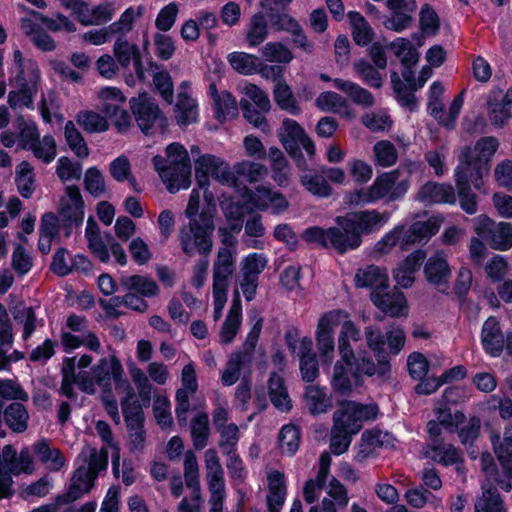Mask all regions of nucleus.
<instances>
[{
  "label": "nucleus",
  "instance_id": "nucleus-32",
  "mask_svg": "<svg viewBox=\"0 0 512 512\" xmlns=\"http://www.w3.org/2000/svg\"><path fill=\"white\" fill-rule=\"evenodd\" d=\"M482 343L485 350L492 356H498L503 350L505 337L496 318L490 317L485 321L482 328Z\"/></svg>",
  "mask_w": 512,
  "mask_h": 512
},
{
  "label": "nucleus",
  "instance_id": "nucleus-48",
  "mask_svg": "<svg viewBox=\"0 0 512 512\" xmlns=\"http://www.w3.org/2000/svg\"><path fill=\"white\" fill-rule=\"evenodd\" d=\"M221 158L213 154H204L194 159L195 174L199 187L209 185V176L212 177Z\"/></svg>",
  "mask_w": 512,
  "mask_h": 512
},
{
  "label": "nucleus",
  "instance_id": "nucleus-44",
  "mask_svg": "<svg viewBox=\"0 0 512 512\" xmlns=\"http://www.w3.org/2000/svg\"><path fill=\"white\" fill-rule=\"evenodd\" d=\"M107 116L93 110L80 111L76 116L77 123L88 133H103L109 129Z\"/></svg>",
  "mask_w": 512,
  "mask_h": 512
},
{
  "label": "nucleus",
  "instance_id": "nucleus-19",
  "mask_svg": "<svg viewBox=\"0 0 512 512\" xmlns=\"http://www.w3.org/2000/svg\"><path fill=\"white\" fill-rule=\"evenodd\" d=\"M174 114L177 124L182 127L198 121V103L192 97L187 81L182 82L179 87Z\"/></svg>",
  "mask_w": 512,
  "mask_h": 512
},
{
  "label": "nucleus",
  "instance_id": "nucleus-38",
  "mask_svg": "<svg viewBox=\"0 0 512 512\" xmlns=\"http://www.w3.org/2000/svg\"><path fill=\"white\" fill-rule=\"evenodd\" d=\"M120 285L123 289L136 292L142 297H152L158 294V286L150 277L143 275L122 276Z\"/></svg>",
  "mask_w": 512,
  "mask_h": 512
},
{
  "label": "nucleus",
  "instance_id": "nucleus-17",
  "mask_svg": "<svg viewBox=\"0 0 512 512\" xmlns=\"http://www.w3.org/2000/svg\"><path fill=\"white\" fill-rule=\"evenodd\" d=\"M424 273L427 281L436 289L441 292L448 290L451 268L444 252H437L427 260Z\"/></svg>",
  "mask_w": 512,
  "mask_h": 512
},
{
  "label": "nucleus",
  "instance_id": "nucleus-4",
  "mask_svg": "<svg viewBox=\"0 0 512 512\" xmlns=\"http://www.w3.org/2000/svg\"><path fill=\"white\" fill-rule=\"evenodd\" d=\"M362 339V333L354 322L348 318L343 322L338 335V352L345 361L354 360L355 374L373 376L378 374L384 377L390 370L389 360H379L375 364L370 353L366 350H357L351 346V341L358 342Z\"/></svg>",
  "mask_w": 512,
  "mask_h": 512
},
{
  "label": "nucleus",
  "instance_id": "nucleus-54",
  "mask_svg": "<svg viewBox=\"0 0 512 512\" xmlns=\"http://www.w3.org/2000/svg\"><path fill=\"white\" fill-rule=\"evenodd\" d=\"M353 70L358 77L373 88H381L383 76L375 65L373 66L365 59H359L353 63Z\"/></svg>",
  "mask_w": 512,
  "mask_h": 512
},
{
  "label": "nucleus",
  "instance_id": "nucleus-25",
  "mask_svg": "<svg viewBox=\"0 0 512 512\" xmlns=\"http://www.w3.org/2000/svg\"><path fill=\"white\" fill-rule=\"evenodd\" d=\"M96 476L86 469L85 465L80 466L73 474L71 484L66 494L59 496V503H69L80 499L93 487Z\"/></svg>",
  "mask_w": 512,
  "mask_h": 512
},
{
  "label": "nucleus",
  "instance_id": "nucleus-7",
  "mask_svg": "<svg viewBox=\"0 0 512 512\" xmlns=\"http://www.w3.org/2000/svg\"><path fill=\"white\" fill-rule=\"evenodd\" d=\"M250 318L253 326L243 344L244 351L237 350L231 353L221 373V382L224 386H232L239 380L242 368L250 361V353L257 345L263 327V318L256 311L251 312Z\"/></svg>",
  "mask_w": 512,
  "mask_h": 512
},
{
  "label": "nucleus",
  "instance_id": "nucleus-55",
  "mask_svg": "<svg viewBox=\"0 0 512 512\" xmlns=\"http://www.w3.org/2000/svg\"><path fill=\"white\" fill-rule=\"evenodd\" d=\"M262 58L271 63H290L294 56L288 47L280 42H268L260 49Z\"/></svg>",
  "mask_w": 512,
  "mask_h": 512
},
{
  "label": "nucleus",
  "instance_id": "nucleus-18",
  "mask_svg": "<svg viewBox=\"0 0 512 512\" xmlns=\"http://www.w3.org/2000/svg\"><path fill=\"white\" fill-rule=\"evenodd\" d=\"M320 79L324 82H332L333 86L344 93L355 105L368 109L375 104V98L372 93L351 80L342 78L332 79L324 73L320 74Z\"/></svg>",
  "mask_w": 512,
  "mask_h": 512
},
{
  "label": "nucleus",
  "instance_id": "nucleus-8",
  "mask_svg": "<svg viewBox=\"0 0 512 512\" xmlns=\"http://www.w3.org/2000/svg\"><path fill=\"white\" fill-rule=\"evenodd\" d=\"M278 139L286 152L294 159L298 168L306 170V162L300 150L302 147L309 157L315 155L316 149L312 139L293 119L285 118L277 132Z\"/></svg>",
  "mask_w": 512,
  "mask_h": 512
},
{
  "label": "nucleus",
  "instance_id": "nucleus-27",
  "mask_svg": "<svg viewBox=\"0 0 512 512\" xmlns=\"http://www.w3.org/2000/svg\"><path fill=\"white\" fill-rule=\"evenodd\" d=\"M268 493L266 503L269 512H280L287 494L285 476L282 472L271 470L267 473Z\"/></svg>",
  "mask_w": 512,
  "mask_h": 512
},
{
  "label": "nucleus",
  "instance_id": "nucleus-30",
  "mask_svg": "<svg viewBox=\"0 0 512 512\" xmlns=\"http://www.w3.org/2000/svg\"><path fill=\"white\" fill-rule=\"evenodd\" d=\"M234 271L232 251L220 248L213 266V288L228 289V282Z\"/></svg>",
  "mask_w": 512,
  "mask_h": 512
},
{
  "label": "nucleus",
  "instance_id": "nucleus-42",
  "mask_svg": "<svg viewBox=\"0 0 512 512\" xmlns=\"http://www.w3.org/2000/svg\"><path fill=\"white\" fill-rule=\"evenodd\" d=\"M490 441L494 453L502 465L512 464V426L509 425L504 430V436L501 440L499 432H490Z\"/></svg>",
  "mask_w": 512,
  "mask_h": 512
},
{
  "label": "nucleus",
  "instance_id": "nucleus-57",
  "mask_svg": "<svg viewBox=\"0 0 512 512\" xmlns=\"http://www.w3.org/2000/svg\"><path fill=\"white\" fill-rule=\"evenodd\" d=\"M210 434L209 419L206 413H198L191 422V436L195 449L202 450Z\"/></svg>",
  "mask_w": 512,
  "mask_h": 512
},
{
  "label": "nucleus",
  "instance_id": "nucleus-60",
  "mask_svg": "<svg viewBox=\"0 0 512 512\" xmlns=\"http://www.w3.org/2000/svg\"><path fill=\"white\" fill-rule=\"evenodd\" d=\"M300 182L311 194L318 197H329L332 188L324 177L317 173H303L300 175Z\"/></svg>",
  "mask_w": 512,
  "mask_h": 512
},
{
  "label": "nucleus",
  "instance_id": "nucleus-15",
  "mask_svg": "<svg viewBox=\"0 0 512 512\" xmlns=\"http://www.w3.org/2000/svg\"><path fill=\"white\" fill-rule=\"evenodd\" d=\"M390 219L389 212L366 210L351 212L343 216L342 224L353 227L362 238L363 234H369L385 225Z\"/></svg>",
  "mask_w": 512,
  "mask_h": 512
},
{
  "label": "nucleus",
  "instance_id": "nucleus-52",
  "mask_svg": "<svg viewBox=\"0 0 512 512\" xmlns=\"http://www.w3.org/2000/svg\"><path fill=\"white\" fill-rule=\"evenodd\" d=\"M75 357H68L63 360L61 373H62V382L60 387V393L65 395L68 398H74V384L79 387V378L80 371L75 373Z\"/></svg>",
  "mask_w": 512,
  "mask_h": 512
},
{
  "label": "nucleus",
  "instance_id": "nucleus-21",
  "mask_svg": "<svg viewBox=\"0 0 512 512\" xmlns=\"http://www.w3.org/2000/svg\"><path fill=\"white\" fill-rule=\"evenodd\" d=\"M371 300L373 304L390 317H401L408 314V306L405 295L393 289L390 292H372Z\"/></svg>",
  "mask_w": 512,
  "mask_h": 512
},
{
  "label": "nucleus",
  "instance_id": "nucleus-33",
  "mask_svg": "<svg viewBox=\"0 0 512 512\" xmlns=\"http://www.w3.org/2000/svg\"><path fill=\"white\" fill-rule=\"evenodd\" d=\"M32 450L36 458L50 471H59L65 464V458L59 449L53 448L46 440H39Z\"/></svg>",
  "mask_w": 512,
  "mask_h": 512
},
{
  "label": "nucleus",
  "instance_id": "nucleus-3",
  "mask_svg": "<svg viewBox=\"0 0 512 512\" xmlns=\"http://www.w3.org/2000/svg\"><path fill=\"white\" fill-rule=\"evenodd\" d=\"M155 170L170 193L188 189L191 185V163L186 148L180 143H171L165 149V157L156 155L152 159Z\"/></svg>",
  "mask_w": 512,
  "mask_h": 512
},
{
  "label": "nucleus",
  "instance_id": "nucleus-36",
  "mask_svg": "<svg viewBox=\"0 0 512 512\" xmlns=\"http://www.w3.org/2000/svg\"><path fill=\"white\" fill-rule=\"evenodd\" d=\"M21 30L27 35L33 44L44 52L53 51L56 48L54 39L41 27L33 22L32 19L22 18L20 22Z\"/></svg>",
  "mask_w": 512,
  "mask_h": 512
},
{
  "label": "nucleus",
  "instance_id": "nucleus-31",
  "mask_svg": "<svg viewBox=\"0 0 512 512\" xmlns=\"http://www.w3.org/2000/svg\"><path fill=\"white\" fill-rule=\"evenodd\" d=\"M425 259L422 251H416L403 260L394 270V279L403 288L412 286L415 280V273Z\"/></svg>",
  "mask_w": 512,
  "mask_h": 512
},
{
  "label": "nucleus",
  "instance_id": "nucleus-50",
  "mask_svg": "<svg viewBox=\"0 0 512 512\" xmlns=\"http://www.w3.org/2000/svg\"><path fill=\"white\" fill-rule=\"evenodd\" d=\"M351 366L355 368L354 360L345 361L342 357L338 360L333 367V374L331 378L332 388L341 394H345L351 391V381L348 375L347 367ZM356 377L359 375H356Z\"/></svg>",
  "mask_w": 512,
  "mask_h": 512
},
{
  "label": "nucleus",
  "instance_id": "nucleus-41",
  "mask_svg": "<svg viewBox=\"0 0 512 512\" xmlns=\"http://www.w3.org/2000/svg\"><path fill=\"white\" fill-rule=\"evenodd\" d=\"M143 5L130 6L123 11L117 21L113 22L111 29L114 36H126L134 29L135 23L144 15Z\"/></svg>",
  "mask_w": 512,
  "mask_h": 512
},
{
  "label": "nucleus",
  "instance_id": "nucleus-24",
  "mask_svg": "<svg viewBox=\"0 0 512 512\" xmlns=\"http://www.w3.org/2000/svg\"><path fill=\"white\" fill-rule=\"evenodd\" d=\"M355 285L359 288H369L372 292H382L388 288L389 277L386 269L369 265L358 269L355 274Z\"/></svg>",
  "mask_w": 512,
  "mask_h": 512
},
{
  "label": "nucleus",
  "instance_id": "nucleus-2",
  "mask_svg": "<svg viewBox=\"0 0 512 512\" xmlns=\"http://www.w3.org/2000/svg\"><path fill=\"white\" fill-rule=\"evenodd\" d=\"M112 380L117 391L127 393L129 397L134 395L129 381L124 378L123 366L115 355L102 357L91 367L90 372L80 371L79 389L88 395H94L97 387L103 393H109Z\"/></svg>",
  "mask_w": 512,
  "mask_h": 512
},
{
  "label": "nucleus",
  "instance_id": "nucleus-28",
  "mask_svg": "<svg viewBox=\"0 0 512 512\" xmlns=\"http://www.w3.org/2000/svg\"><path fill=\"white\" fill-rule=\"evenodd\" d=\"M416 200L424 204L455 203L454 188L450 184L427 182L416 194Z\"/></svg>",
  "mask_w": 512,
  "mask_h": 512
},
{
  "label": "nucleus",
  "instance_id": "nucleus-11",
  "mask_svg": "<svg viewBox=\"0 0 512 512\" xmlns=\"http://www.w3.org/2000/svg\"><path fill=\"white\" fill-rule=\"evenodd\" d=\"M204 463L209 490V512H224L226 498L224 469L214 449L205 451Z\"/></svg>",
  "mask_w": 512,
  "mask_h": 512
},
{
  "label": "nucleus",
  "instance_id": "nucleus-20",
  "mask_svg": "<svg viewBox=\"0 0 512 512\" xmlns=\"http://www.w3.org/2000/svg\"><path fill=\"white\" fill-rule=\"evenodd\" d=\"M387 6L391 14L384 22L387 29L401 32L412 24L413 13L416 10V3L413 0H387Z\"/></svg>",
  "mask_w": 512,
  "mask_h": 512
},
{
  "label": "nucleus",
  "instance_id": "nucleus-16",
  "mask_svg": "<svg viewBox=\"0 0 512 512\" xmlns=\"http://www.w3.org/2000/svg\"><path fill=\"white\" fill-rule=\"evenodd\" d=\"M0 466L7 474L14 475L31 474L35 470L30 450L24 448L17 454L16 450L10 445L5 446L2 450Z\"/></svg>",
  "mask_w": 512,
  "mask_h": 512
},
{
  "label": "nucleus",
  "instance_id": "nucleus-53",
  "mask_svg": "<svg viewBox=\"0 0 512 512\" xmlns=\"http://www.w3.org/2000/svg\"><path fill=\"white\" fill-rule=\"evenodd\" d=\"M12 315L17 323L23 325V339L27 340L36 329L37 317L34 309L19 303L13 307Z\"/></svg>",
  "mask_w": 512,
  "mask_h": 512
},
{
  "label": "nucleus",
  "instance_id": "nucleus-63",
  "mask_svg": "<svg viewBox=\"0 0 512 512\" xmlns=\"http://www.w3.org/2000/svg\"><path fill=\"white\" fill-rule=\"evenodd\" d=\"M316 106L324 111L331 113H342L347 110V100L336 92L325 91L319 94L315 100Z\"/></svg>",
  "mask_w": 512,
  "mask_h": 512
},
{
  "label": "nucleus",
  "instance_id": "nucleus-26",
  "mask_svg": "<svg viewBox=\"0 0 512 512\" xmlns=\"http://www.w3.org/2000/svg\"><path fill=\"white\" fill-rule=\"evenodd\" d=\"M241 322V300L239 292L235 290L231 307L219 331V340L221 344L227 345L233 342L234 338L240 330Z\"/></svg>",
  "mask_w": 512,
  "mask_h": 512
},
{
  "label": "nucleus",
  "instance_id": "nucleus-62",
  "mask_svg": "<svg viewBox=\"0 0 512 512\" xmlns=\"http://www.w3.org/2000/svg\"><path fill=\"white\" fill-rule=\"evenodd\" d=\"M374 162L381 167H391L398 160V152L393 143L381 140L373 146Z\"/></svg>",
  "mask_w": 512,
  "mask_h": 512
},
{
  "label": "nucleus",
  "instance_id": "nucleus-47",
  "mask_svg": "<svg viewBox=\"0 0 512 512\" xmlns=\"http://www.w3.org/2000/svg\"><path fill=\"white\" fill-rule=\"evenodd\" d=\"M353 40L357 45L366 46L374 38V31L366 19L358 12H349Z\"/></svg>",
  "mask_w": 512,
  "mask_h": 512
},
{
  "label": "nucleus",
  "instance_id": "nucleus-12",
  "mask_svg": "<svg viewBox=\"0 0 512 512\" xmlns=\"http://www.w3.org/2000/svg\"><path fill=\"white\" fill-rule=\"evenodd\" d=\"M58 216L64 238H69L74 228L82 225L84 220V201L78 186L69 185L59 199Z\"/></svg>",
  "mask_w": 512,
  "mask_h": 512
},
{
  "label": "nucleus",
  "instance_id": "nucleus-14",
  "mask_svg": "<svg viewBox=\"0 0 512 512\" xmlns=\"http://www.w3.org/2000/svg\"><path fill=\"white\" fill-rule=\"evenodd\" d=\"M488 117L496 128H503L512 118V87L504 93L493 89L487 99Z\"/></svg>",
  "mask_w": 512,
  "mask_h": 512
},
{
  "label": "nucleus",
  "instance_id": "nucleus-51",
  "mask_svg": "<svg viewBox=\"0 0 512 512\" xmlns=\"http://www.w3.org/2000/svg\"><path fill=\"white\" fill-rule=\"evenodd\" d=\"M109 173L117 182L128 181L135 191H140L139 184L131 171L129 159L122 155L114 159L109 165Z\"/></svg>",
  "mask_w": 512,
  "mask_h": 512
},
{
  "label": "nucleus",
  "instance_id": "nucleus-43",
  "mask_svg": "<svg viewBox=\"0 0 512 512\" xmlns=\"http://www.w3.org/2000/svg\"><path fill=\"white\" fill-rule=\"evenodd\" d=\"M235 175L244 181L254 184L263 180L268 174V168L255 161L242 160L234 165Z\"/></svg>",
  "mask_w": 512,
  "mask_h": 512
},
{
  "label": "nucleus",
  "instance_id": "nucleus-13",
  "mask_svg": "<svg viewBox=\"0 0 512 512\" xmlns=\"http://www.w3.org/2000/svg\"><path fill=\"white\" fill-rule=\"evenodd\" d=\"M473 223L475 233L482 237L493 250L504 252L512 248L511 223H496L486 215L475 217Z\"/></svg>",
  "mask_w": 512,
  "mask_h": 512
},
{
  "label": "nucleus",
  "instance_id": "nucleus-46",
  "mask_svg": "<svg viewBox=\"0 0 512 512\" xmlns=\"http://www.w3.org/2000/svg\"><path fill=\"white\" fill-rule=\"evenodd\" d=\"M7 426L16 433H23L28 427L29 413L20 403H12L4 410Z\"/></svg>",
  "mask_w": 512,
  "mask_h": 512
},
{
  "label": "nucleus",
  "instance_id": "nucleus-61",
  "mask_svg": "<svg viewBox=\"0 0 512 512\" xmlns=\"http://www.w3.org/2000/svg\"><path fill=\"white\" fill-rule=\"evenodd\" d=\"M268 36V26L266 19L262 13L254 14L247 29L246 38L249 46L256 47Z\"/></svg>",
  "mask_w": 512,
  "mask_h": 512
},
{
  "label": "nucleus",
  "instance_id": "nucleus-35",
  "mask_svg": "<svg viewBox=\"0 0 512 512\" xmlns=\"http://www.w3.org/2000/svg\"><path fill=\"white\" fill-rule=\"evenodd\" d=\"M98 108L102 114L112 117L126 101L122 91L116 87H104L97 92Z\"/></svg>",
  "mask_w": 512,
  "mask_h": 512
},
{
  "label": "nucleus",
  "instance_id": "nucleus-22",
  "mask_svg": "<svg viewBox=\"0 0 512 512\" xmlns=\"http://www.w3.org/2000/svg\"><path fill=\"white\" fill-rule=\"evenodd\" d=\"M343 216L336 218L335 227L329 228L330 234V247L334 248L339 253H345L348 250L358 248L362 243V238L353 227L345 226L341 223Z\"/></svg>",
  "mask_w": 512,
  "mask_h": 512
},
{
  "label": "nucleus",
  "instance_id": "nucleus-10",
  "mask_svg": "<svg viewBox=\"0 0 512 512\" xmlns=\"http://www.w3.org/2000/svg\"><path fill=\"white\" fill-rule=\"evenodd\" d=\"M85 239L89 251L101 262L107 263L111 252L119 265L127 264V255L121 244L110 235H107L106 243L97 222L92 217H89L86 222Z\"/></svg>",
  "mask_w": 512,
  "mask_h": 512
},
{
  "label": "nucleus",
  "instance_id": "nucleus-39",
  "mask_svg": "<svg viewBox=\"0 0 512 512\" xmlns=\"http://www.w3.org/2000/svg\"><path fill=\"white\" fill-rule=\"evenodd\" d=\"M269 397L276 409L281 412H288L292 408V401L289 397L283 379L276 373H272L268 381Z\"/></svg>",
  "mask_w": 512,
  "mask_h": 512
},
{
  "label": "nucleus",
  "instance_id": "nucleus-58",
  "mask_svg": "<svg viewBox=\"0 0 512 512\" xmlns=\"http://www.w3.org/2000/svg\"><path fill=\"white\" fill-rule=\"evenodd\" d=\"M81 456L87 463L85 466L86 469H89V472L96 477L98 473L106 469L108 465V452L104 448L97 450L96 448L86 446L83 448Z\"/></svg>",
  "mask_w": 512,
  "mask_h": 512
},
{
  "label": "nucleus",
  "instance_id": "nucleus-37",
  "mask_svg": "<svg viewBox=\"0 0 512 512\" xmlns=\"http://www.w3.org/2000/svg\"><path fill=\"white\" fill-rule=\"evenodd\" d=\"M209 89L214 100L218 120L225 121L227 118H234L238 115L237 101L229 92L222 91L218 93L214 84H211Z\"/></svg>",
  "mask_w": 512,
  "mask_h": 512
},
{
  "label": "nucleus",
  "instance_id": "nucleus-56",
  "mask_svg": "<svg viewBox=\"0 0 512 512\" xmlns=\"http://www.w3.org/2000/svg\"><path fill=\"white\" fill-rule=\"evenodd\" d=\"M396 57L403 66H414L419 61V53L412 42L406 38H397L390 44Z\"/></svg>",
  "mask_w": 512,
  "mask_h": 512
},
{
  "label": "nucleus",
  "instance_id": "nucleus-64",
  "mask_svg": "<svg viewBox=\"0 0 512 512\" xmlns=\"http://www.w3.org/2000/svg\"><path fill=\"white\" fill-rule=\"evenodd\" d=\"M483 488L482 496L475 503V512H503L502 501L494 488Z\"/></svg>",
  "mask_w": 512,
  "mask_h": 512
},
{
  "label": "nucleus",
  "instance_id": "nucleus-5",
  "mask_svg": "<svg viewBox=\"0 0 512 512\" xmlns=\"http://www.w3.org/2000/svg\"><path fill=\"white\" fill-rule=\"evenodd\" d=\"M214 212L212 208L203 209L199 217L189 220L187 225L179 229L178 241L185 255L207 257L211 253L215 230Z\"/></svg>",
  "mask_w": 512,
  "mask_h": 512
},
{
  "label": "nucleus",
  "instance_id": "nucleus-49",
  "mask_svg": "<svg viewBox=\"0 0 512 512\" xmlns=\"http://www.w3.org/2000/svg\"><path fill=\"white\" fill-rule=\"evenodd\" d=\"M333 426L335 431H347L356 434L361 429V424L357 421L354 413L348 409V403L343 401L333 415Z\"/></svg>",
  "mask_w": 512,
  "mask_h": 512
},
{
  "label": "nucleus",
  "instance_id": "nucleus-59",
  "mask_svg": "<svg viewBox=\"0 0 512 512\" xmlns=\"http://www.w3.org/2000/svg\"><path fill=\"white\" fill-rule=\"evenodd\" d=\"M183 465L185 485L189 491H193L197 495L198 490H201V485L199 465L194 452H186Z\"/></svg>",
  "mask_w": 512,
  "mask_h": 512
},
{
  "label": "nucleus",
  "instance_id": "nucleus-1",
  "mask_svg": "<svg viewBox=\"0 0 512 512\" xmlns=\"http://www.w3.org/2000/svg\"><path fill=\"white\" fill-rule=\"evenodd\" d=\"M499 147L493 136L479 139L474 146L464 147L459 154V163L455 169L456 186H469L476 189L482 186V178L490 170V161Z\"/></svg>",
  "mask_w": 512,
  "mask_h": 512
},
{
  "label": "nucleus",
  "instance_id": "nucleus-9",
  "mask_svg": "<svg viewBox=\"0 0 512 512\" xmlns=\"http://www.w3.org/2000/svg\"><path fill=\"white\" fill-rule=\"evenodd\" d=\"M129 103L134 118L144 134L152 135L165 131L168 125L167 118L146 93L130 99Z\"/></svg>",
  "mask_w": 512,
  "mask_h": 512
},
{
  "label": "nucleus",
  "instance_id": "nucleus-29",
  "mask_svg": "<svg viewBox=\"0 0 512 512\" xmlns=\"http://www.w3.org/2000/svg\"><path fill=\"white\" fill-rule=\"evenodd\" d=\"M269 168L272 180L279 187H287L291 182L292 167L284 153L276 146L269 148Z\"/></svg>",
  "mask_w": 512,
  "mask_h": 512
},
{
  "label": "nucleus",
  "instance_id": "nucleus-45",
  "mask_svg": "<svg viewBox=\"0 0 512 512\" xmlns=\"http://www.w3.org/2000/svg\"><path fill=\"white\" fill-rule=\"evenodd\" d=\"M273 97L276 104L282 109L292 115L300 114L301 110L293 95L290 86L285 80H279L275 83L273 89Z\"/></svg>",
  "mask_w": 512,
  "mask_h": 512
},
{
  "label": "nucleus",
  "instance_id": "nucleus-6",
  "mask_svg": "<svg viewBox=\"0 0 512 512\" xmlns=\"http://www.w3.org/2000/svg\"><path fill=\"white\" fill-rule=\"evenodd\" d=\"M409 188V179H400V172L392 170L378 175L370 186L348 194L346 201L356 206L375 203L383 199L391 202L402 198Z\"/></svg>",
  "mask_w": 512,
  "mask_h": 512
},
{
  "label": "nucleus",
  "instance_id": "nucleus-40",
  "mask_svg": "<svg viewBox=\"0 0 512 512\" xmlns=\"http://www.w3.org/2000/svg\"><path fill=\"white\" fill-rule=\"evenodd\" d=\"M113 54L117 62L127 68L133 61L135 65L140 64L139 49L136 44L131 43L126 36H114Z\"/></svg>",
  "mask_w": 512,
  "mask_h": 512
},
{
  "label": "nucleus",
  "instance_id": "nucleus-34",
  "mask_svg": "<svg viewBox=\"0 0 512 512\" xmlns=\"http://www.w3.org/2000/svg\"><path fill=\"white\" fill-rule=\"evenodd\" d=\"M305 406L312 415L327 412L332 407V399L325 388L318 385H308L304 393Z\"/></svg>",
  "mask_w": 512,
  "mask_h": 512
},
{
  "label": "nucleus",
  "instance_id": "nucleus-23",
  "mask_svg": "<svg viewBox=\"0 0 512 512\" xmlns=\"http://www.w3.org/2000/svg\"><path fill=\"white\" fill-rule=\"evenodd\" d=\"M424 455L443 466L455 465L458 472L462 470V454L450 443H429L424 448Z\"/></svg>",
  "mask_w": 512,
  "mask_h": 512
}]
</instances>
